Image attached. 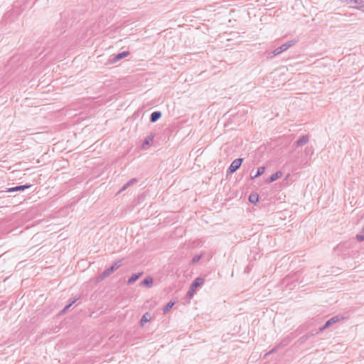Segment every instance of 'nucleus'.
I'll return each mask as SVG.
<instances>
[{
  "mask_svg": "<svg viewBox=\"0 0 364 364\" xmlns=\"http://www.w3.org/2000/svg\"><path fill=\"white\" fill-rule=\"evenodd\" d=\"M205 282V279L202 277H197L193 280V282L191 283V287L189 288V290L188 291L186 294V297L188 299H191L193 296L195 291L196 289L201 287Z\"/></svg>",
  "mask_w": 364,
  "mask_h": 364,
  "instance_id": "obj_2",
  "label": "nucleus"
},
{
  "mask_svg": "<svg viewBox=\"0 0 364 364\" xmlns=\"http://www.w3.org/2000/svg\"><path fill=\"white\" fill-rule=\"evenodd\" d=\"M77 300V299H70L69 300V303L67 305H65V306L64 307L61 312L65 313L73 304L76 302Z\"/></svg>",
  "mask_w": 364,
  "mask_h": 364,
  "instance_id": "obj_17",
  "label": "nucleus"
},
{
  "mask_svg": "<svg viewBox=\"0 0 364 364\" xmlns=\"http://www.w3.org/2000/svg\"><path fill=\"white\" fill-rule=\"evenodd\" d=\"M341 318H342L341 316H333L332 318L328 319L325 323V324L323 326H322L321 327L319 328V330H318V332H322L323 331H324L326 328H328L329 326H331L333 323H336L338 321H339Z\"/></svg>",
  "mask_w": 364,
  "mask_h": 364,
  "instance_id": "obj_6",
  "label": "nucleus"
},
{
  "mask_svg": "<svg viewBox=\"0 0 364 364\" xmlns=\"http://www.w3.org/2000/svg\"><path fill=\"white\" fill-rule=\"evenodd\" d=\"M309 142V136L304 135L300 136L295 142L296 146H301L306 144Z\"/></svg>",
  "mask_w": 364,
  "mask_h": 364,
  "instance_id": "obj_9",
  "label": "nucleus"
},
{
  "mask_svg": "<svg viewBox=\"0 0 364 364\" xmlns=\"http://www.w3.org/2000/svg\"><path fill=\"white\" fill-rule=\"evenodd\" d=\"M151 317L150 315L148 313H146L143 315L140 320V324L141 326H143L144 323L148 322L150 320Z\"/></svg>",
  "mask_w": 364,
  "mask_h": 364,
  "instance_id": "obj_18",
  "label": "nucleus"
},
{
  "mask_svg": "<svg viewBox=\"0 0 364 364\" xmlns=\"http://www.w3.org/2000/svg\"><path fill=\"white\" fill-rule=\"evenodd\" d=\"M358 9L364 11V1L362 0V2L358 4V6L357 7Z\"/></svg>",
  "mask_w": 364,
  "mask_h": 364,
  "instance_id": "obj_23",
  "label": "nucleus"
},
{
  "mask_svg": "<svg viewBox=\"0 0 364 364\" xmlns=\"http://www.w3.org/2000/svg\"><path fill=\"white\" fill-rule=\"evenodd\" d=\"M129 55V51H123L121 53H117V55H114V57L112 59V63H115L119 60L128 56Z\"/></svg>",
  "mask_w": 364,
  "mask_h": 364,
  "instance_id": "obj_7",
  "label": "nucleus"
},
{
  "mask_svg": "<svg viewBox=\"0 0 364 364\" xmlns=\"http://www.w3.org/2000/svg\"><path fill=\"white\" fill-rule=\"evenodd\" d=\"M243 161V159L238 158L235 159L230 165L227 172L229 174H232L235 173L237 169L240 168V167L242 165V163Z\"/></svg>",
  "mask_w": 364,
  "mask_h": 364,
  "instance_id": "obj_5",
  "label": "nucleus"
},
{
  "mask_svg": "<svg viewBox=\"0 0 364 364\" xmlns=\"http://www.w3.org/2000/svg\"><path fill=\"white\" fill-rule=\"evenodd\" d=\"M153 278L151 277H146L140 284L142 287H146L147 288H150L153 284Z\"/></svg>",
  "mask_w": 364,
  "mask_h": 364,
  "instance_id": "obj_12",
  "label": "nucleus"
},
{
  "mask_svg": "<svg viewBox=\"0 0 364 364\" xmlns=\"http://www.w3.org/2000/svg\"><path fill=\"white\" fill-rule=\"evenodd\" d=\"M265 166H260L257 168L256 173L254 176H251V179H255L261 175H262L265 171Z\"/></svg>",
  "mask_w": 364,
  "mask_h": 364,
  "instance_id": "obj_14",
  "label": "nucleus"
},
{
  "mask_svg": "<svg viewBox=\"0 0 364 364\" xmlns=\"http://www.w3.org/2000/svg\"><path fill=\"white\" fill-rule=\"evenodd\" d=\"M296 43V40H291L282 44L281 46L275 48L272 52H271L269 54V57L272 58L277 55H279L280 53L286 51L288 48L294 46Z\"/></svg>",
  "mask_w": 364,
  "mask_h": 364,
  "instance_id": "obj_3",
  "label": "nucleus"
},
{
  "mask_svg": "<svg viewBox=\"0 0 364 364\" xmlns=\"http://www.w3.org/2000/svg\"><path fill=\"white\" fill-rule=\"evenodd\" d=\"M138 181V180L136 178H132L129 180L127 183H125L122 188L119 191V193H121L124 191H125L128 187L134 185Z\"/></svg>",
  "mask_w": 364,
  "mask_h": 364,
  "instance_id": "obj_13",
  "label": "nucleus"
},
{
  "mask_svg": "<svg viewBox=\"0 0 364 364\" xmlns=\"http://www.w3.org/2000/svg\"><path fill=\"white\" fill-rule=\"evenodd\" d=\"M309 336H309V335H305V336H302V337L301 338V339L302 341H305V340L308 339V338H309Z\"/></svg>",
  "mask_w": 364,
  "mask_h": 364,
  "instance_id": "obj_24",
  "label": "nucleus"
},
{
  "mask_svg": "<svg viewBox=\"0 0 364 364\" xmlns=\"http://www.w3.org/2000/svg\"><path fill=\"white\" fill-rule=\"evenodd\" d=\"M122 262V259H119L114 262L109 268H107L102 272V274L98 277L97 279L101 281L109 276L121 267Z\"/></svg>",
  "mask_w": 364,
  "mask_h": 364,
  "instance_id": "obj_1",
  "label": "nucleus"
},
{
  "mask_svg": "<svg viewBox=\"0 0 364 364\" xmlns=\"http://www.w3.org/2000/svg\"><path fill=\"white\" fill-rule=\"evenodd\" d=\"M248 200L251 203L256 204L259 200V196L257 193H251L249 196Z\"/></svg>",
  "mask_w": 364,
  "mask_h": 364,
  "instance_id": "obj_15",
  "label": "nucleus"
},
{
  "mask_svg": "<svg viewBox=\"0 0 364 364\" xmlns=\"http://www.w3.org/2000/svg\"><path fill=\"white\" fill-rule=\"evenodd\" d=\"M31 186H32L31 184L26 183L25 185H20V186H14V187L9 188H7L5 191H0V198L1 197H4V195H5V193H11V192H16V191H25L26 189H28V188H31Z\"/></svg>",
  "mask_w": 364,
  "mask_h": 364,
  "instance_id": "obj_4",
  "label": "nucleus"
},
{
  "mask_svg": "<svg viewBox=\"0 0 364 364\" xmlns=\"http://www.w3.org/2000/svg\"><path fill=\"white\" fill-rule=\"evenodd\" d=\"M342 2H346V4H360L362 2V0H341Z\"/></svg>",
  "mask_w": 364,
  "mask_h": 364,
  "instance_id": "obj_20",
  "label": "nucleus"
},
{
  "mask_svg": "<svg viewBox=\"0 0 364 364\" xmlns=\"http://www.w3.org/2000/svg\"><path fill=\"white\" fill-rule=\"evenodd\" d=\"M161 117V112L160 111H154L151 114L149 120L154 123L158 121Z\"/></svg>",
  "mask_w": 364,
  "mask_h": 364,
  "instance_id": "obj_11",
  "label": "nucleus"
},
{
  "mask_svg": "<svg viewBox=\"0 0 364 364\" xmlns=\"http://www.w3.org/2000/svg\"><path fill=\"white\" fill-rule=\"evenodd\" d=\"M282 176V172L281 171H277L274 173L272 174L269 178L266 180V182L267 183H272L275 181H277L278 178H279Z\"/></svg>",
  "mask_w": 364,
  "mask_h": 364,
  "instance_id": "obj_8",
  "label": "nucleus"
},
{
  "mask_svg": "<svg viewBox=\"0 0 364 364\" xmlns=\"http://www.w3.org/2000/svg\"><path fill=\"white\" fill-rule=\"evenodd\" d=\"M356 239L359 242H362V241L364 240V232H363V230H362L360 234H358L356 235Z\"/></svg>",
  "mask_w": 364,
  "mask_h": 364,
  "instance_id": "obj_21",
  "label": "nucleus"
},
{
  "mask_svg": "<svg viewBox=\"0 0 364 364\" xmlns=\"http://www.w3.org/2000/svg\"><path fill=\"white\" fill-rule=\"evenodd\" d=\"M154 140V136H147L143 142V147L149 145Z\"/></svg>",
  "mask_w": 364,
  "mask_h": 364,
  "instance_id": "obj_19",
  "label": "nucleus"
},
{
  "mask_svg": "<svg viewBox=\"0 0 364 364\" xmlns=\"http://www.w3.org/2000/svg\"><path fill=\"white\" fill-rule=\"evenodd\" d=\"M143 274V272H138L132 274V276L127 280V284H132L136 280H138Z\"/></svg>",
  "mask_w": 364,
  "mask_h": 364,
  "instance_id": "obj_10",
  "label": "nucleus"
},
{
  "mask_svg": "<svg viewBox=\"0 0 364 364\" xmlns=\"http://www.w3.org/2000/svg\"><path fill=\"white\" fill-rule=\"evenodd\" d=\"M174 301H170L163 309L164 314L168 313L174 305Z\"/></svg>",
  "mask_w": 364,
  "mask_h": 364,
  "instance_id": "obj_16",
  "label": "nucleus"
},
{
  "mask_svg": "<svg viewBox=\"0 0 364 364\" xmlns=\"http://www.w3.org/2000/svg\"><path fill=\"white\" fill-rule=\"evenodd\" d=\"M200 258H201V255H195V256L192 258L191 262H192V263H193V264H195V263H196V262H199V261H200Z\"/></svg>",
  "mask_w": 364,
  "mask_h": 364,
  "instance_id": "obj_22",
  "label": "nucleus"
},
{
  "mask_svg": "<svg viewBox=\"0 0 364 364\" xmlns=\"http://www.w3.org/2000/svg\"><path fill=\"white\" fill-rule=\"evenodd\" d=\"M276 350H277V348H274L272 350H271L268 353V354H271V353H272L275 352V351H276Z\"/></svg>",
  "mask_w": 364,
  "mask_h": 364,
  "instance_id": "obj_25",
  "label": "nucleus"
}]
</instances>
